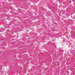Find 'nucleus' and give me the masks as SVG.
Instances as JSON below:
<instances>
[{
    "mask_svg": "<svg viewBox=\"0 0 75 75\" xmlns=\"http://www.w3.org/2000/svg\"><path fill=\"white\" fill-rule=\"evenodd\" d=\"M3 75H4V73H3V74H2Z\"/></svg>",
    "mask_w": 75,
    "mask_h": 75,
    "instance_id": "obj_1",
    "label": "nucleus"
}]
</instances>
